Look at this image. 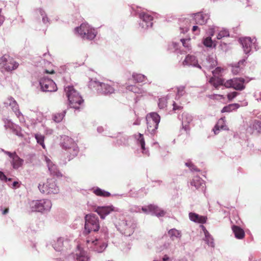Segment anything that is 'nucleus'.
<instances>
[{"instance_id": "13d9d810", "label": "nucleus", "mask_w": 261, "mask_h": 261, "mask_svg": "<svg viewBox=\"0 0 261 261\" xmlns=\"http://www.w3.org/2000/svg\"><path fill=\"white\" fill-rule=\"evenodd\" d=\"M2 151L6 154H7L8 155H9V156L10 158H11L12 159L13 158V157L14 156V154H16V152H14L13 153H11L9 151H5L4 150V149H2Z\"/></svg>"}, {"instance_id": "39448f33", "label": "nucleus", "mask_w": 261, "mask_h": 261, "mask_svg": "<svg viewBox=\"0 0 261 261\" xmlns=\"http://www.w3.org/2000/svg\"><path fill=\"white\" fill-rule=\"evenodd\" d=\"M62 146L67 150L68 161L76 156L79 153V148L74 140L67 136L62 137Z\"/></svg>"}, {"instance_id": "680f3d73", "label": "nucleus", "mask_w": 261, "mask_h": 261, "mask_svg": "<svg viewBox=\"0 0 261 261\" xmlns=\"http://www.w3.org/2000/svg\"><path fill=\"white\" fill-rule=\"evenodd\" d=\"M4 21V17L1 14V10L0 9V26L3 24Z\"/></svg>"}, {"instance_id": "f3484780", "label": "nucleus", "mask_w": 261, "mask_h": 261, "mask_svg": "<svg viewBox=\"0 0 261 261\" xmlns=\"http://www.w3.org/2000/svg\"><path fill=\"white\" fill-rule=\"evenodd\" d=\"M240 41L246 54L249 53L253 47H254L255 50H257L255 38L251 39L250 37H245L240 39Z\"/></svg>"}, {"instance_id": "a878e982", "label": "nucleus", "mask_w": 261, "mask_h": 261, "mask_svg": "<svg viewBox=\"0 0 261 261\" xmlns=\"http://www.w3.org/2000/svg\"><path fill=\"white\" fill-rule=\"evenodd\" d=\"M193 119V116L188 113L185 112L182 114V128L186 131L190 129L189 124L192 122Z\"/></svg>"}, {"instance_id": "20e7f679", "label": "nucleus", "mask_w": 261, "mask_h": 261, "mask_svg": "<svg viewBox=\"0 0 261 261\" xmlns=\"http://www.w3.org/2000/svg\"><path fill=\"white\" fill-rule=\"evenodd\" d=\"M30 210L33 212L47 213L50 211L51 206V201L47 199L31 200L29 202Z\"/></svg>"}, {"instance_id": "412c9836", "label": "nucleus", "mask_w": 261, "mask_h": 261, "mask_svg": "<svg viewBox=\"0 0 261 261\" xmlns=\"http://www.w3.org/2000/svg\"><path fill=\"white\" fill-rule=\"evenodd\" d=\"M44 160L46 162L48 169L51 175L57 177L62 176V173L59 170L57 166L51 161L49 157L44 156Z\"/></svg>"}, {"instance_id": "c85d7f7f", "label": "nucleus", "mask_w": 261, "mask_h": 261, "mask_svg": "<svg viewBox=\"0 0 261 261\" xmlns=\"http://www.w3.org/2000/svg\"><path fill=\"white\" fill-rule=\"evenodd\" d=\"M201 227L204 234L203 240L208 246L214 248L215 247V243L213 238L203 225H201Z\"/></svg>"}, {"instance_id": "a211bd4d", "label": "nucleus", "mask_w": 261, "mask_h": 261, "mask_svg": "<svg viewBox=\"0 0 261 261\" xmlns=\"http://www.w3.org/2000/svg\"><path fill=\"white\" fill-rule=\"evenodd\" d=\"M102 219H104L105 217L112 212H118V208L114 207L112 205L98 206L95 210Z\"/></svg>"}, {"instance_id": "0eeeda50", "label": "nucleus", "mask_w": 261, "mask_h": 261, "mask_svg": "<svg viewBox=\"0 0 261 261\" xmlns=\"http://www.w3.org/2000/svg\"><path fill=\"white\" fill-rule=\"evenodd\" d=\"M38 189L40 191L46 194H57L59 193L60 189L55 179H48L44 184H39Z\"/></svg>"}, {"instance_id": "9b49d317", "label": "nucleus", "mask_w": 261, "mask_h": 261, "mask_svg": "<svg viewBox=\"0 0 261 261\" xmlns=\"http://www.w3.org/2000/svg\"><path fill=\"white\" fill-rule=\"evenodd\" d=\"M117 229L125 236H130L134 232L135 224L130 219L120 220L116 225Z\"/></svg>"}, {"instance_id": "09e8293b", "label": "nucleus", "mask_w": 261, "mask_h": 261, "mask_svg": "<svg viewBox=\"0 0 261 261\" xmlns=\"http://www.w3.org/2000/svg\"><path fill=\"white\" fill-rule=\"evenodd\" d=\"M127 140L128 138L127 136H122L117 140L116 143L119 145H125L127 143Z\"/></svg>"}, {"instance_id": "ea45409f", "label": "nucleus", "mask_w": 261, "mask_h": 261, "mask_svg": "<svg viewBox=\"0 0 261 261\" xmlns=\"http://www.w3.org/2000/svg\"><path fill=\"white\" fill-rule=\"evenodd\" d=\"M132 77L136 83H142L146 81L147 77L144 74L137 73H133Z\"/></svg>"}, {"instance_id": "58836bf2", "label": "nucleus", "mask_w": 261, "mask_h": 261, "mask_svg": "<svg viewBox=\"0 0 261 261\" xmlns=\"http://www.w3.org/2000/svg\"><path fill=\"white\" fill-rule=\"evenodd\" d=\"M66 112L65 110L60 113H56L52 115V119L56 123H59L62 121L65 117Z\"/></svg>"}, {"instance_id": "dca6fc26", "label": "nucleus", "mask_w": 261, "mask_h": 261, "mask_svg": "<svg viewBox=\"0 0 261 261\" xmlns=\"http://www.w3.org/2000/svg\"><path fill=\"white\" fill-rule=\"evenodd\" d=\"M140 21L139 25L144 30L151 28L152 26L153 17L148 13L141 12L139 13Z\"/></svg>"}, {"instance_id": "4d7b16f0", "label": "nucleus", "mask_w": 261, "mask_h": 261, "mask_svg": "<svg viewBox=\"0 0 261 261\" xmlns=\"http://www.w3.org/2000/svg\"><path fill=\"white\" fill-rule=\"evenodd\" d=\"M190 24L187 25L186 27H180V30L181 31V33H185L188 31L189 30Z\"/></svg>"}, {"instance_id": "49530a36", "label": "nucleus", "mask_w": 261, "mask_h": 261, "mask_svg": "<svg viewBox=\"0 0 261 261\" xmlns=\"http://www.w3.org/2000/svg\"><path fill=\"white\" fill-rule=\"evenodd\" d=\"M35 138L37 140V143L40 144L42 146V147L44 148L45 145L44 143V136L41 134H37L35 135Z\"/></svg>"}, {"instance_id": "79ce46f5", "label": "nucleus", "mask_w": 261, "mask_h": 261, "mask_svg": "<svg viewBox=\"0 0 261 261\" xmlns=\"http://www.w3.org/2000/svg\"><path fill=\"white\" fill-rule=\"evenodd\" d=\"M93 193L97 196L102 197H109L111 195L109 192L106 191L98 187L96 188L95 189H93Z\"/></svg>"}, {"instance_id": "a18cd8bd", "label": "nucleus", "mask_w": 261, "mask_h": 261, "mask_svg": "<svg viewBox=\"0 0 261 261\" xmlns=\"http://www.w3.org/2000/svg\"><path fill=\"white\" fill-rule=\"evenodd\" d=\"M243 63V61H240L238 64L232 66L231 71L233 74H237L241 71L242 68L240 67V65Z\"/></svg>"}, {"instance_id": "6e6d98bb", "label": "nucleus", "mask_w": 261, "mask_h": 261, "mask_svg": "<svg viewBox=\"0 0 261 261\" xmlns=\"http://www.w3.org/2000/svg\"><path fill=\"white\" fill-rule=\"evenodd\" d=\"M0 179L7 182V181H10L11 178H8L3 172L0 171Z\"/></svg>"}, {"instance_id": "f704fd0d", "label": "nucleus", "mask_w": 261, "mask_h": 261, "mask_svg": "<svg viewBox=\"0 0 261 261\" xmlns=\"http://www.w3.org/2000/svg\"><path fill=\"white\" fill-rule=\"evenodd\" d=\"M11 163L13 168L17 169L22 165L23 160L20 159L17 154H14V156L12 159Z\"/></svg>"}, {"instance_id": "aec40b11", "label": "nucleus", "mask_w": 261, "mask_h": 261, "mask_svg": "<svg viewBox=\"0 0 261 261\" xmlns=\"http://www.w3.org/2000/svg\"><path fill=\"white\" fill-rule=\"evenodd\" d=\"M6 105H8L11 107L13 111L15 113V115L18 118L20 121H23L24 118L22 113L20 112L19 109V106L14 99L10 97L8 98L7 101L5 103Z\"/></svg>"}, {"instance_id": "c756f323", "label": "nucleus", "mask_w": 261, "mask_h": 261, "mask_svg": "<svg viewBox=\"0 0 261 261\" xmlns=\"http://www.w3.org/2000/svg\"><path fill=\"white\" fill-rule=\"evenodd\" d=\"M228 128L225 125L224 118H222L220 119L217 123L215 126L213 130L215 134H218L220 129L227 130Z\"/></svg>"}, {"instance_id": "052dcab7", "label": "nucleus", "mask_w": 261, "mask_h": 261, "mask_svg": "<svg viewBox=\"0 0 261 261\" xmlns=\"http://www.w3.org/2000/svg\"><path fill=\"white\" fill-rule=\"evenodd\" d=\"M173 110H180L182 108L180 106L177 105L175 102H173Z\"/></svg>"}, {"instance_id": "4468645a", "label": "nucleus", "mask_w": 261, "mask_h": 261, "mask_svg": "<svg viewBox=\"0 0 261 261\" xmlns=\"http://www.w3.org/2000/svg\"><path fill=\"white\" fill-rule=\"evenodd\" d=\"M206 34L210 36H214L216 34V38L218 40L229 36V32L226 29L220 28L216 25L210 26L206 30Z\"/></svg>"}, {"instance_id": "4c0bfd02", "label": "nucleus", "mask_w": 261, "mask_h": 261, "mask_svg": "<svg viewBox=\"0 0 261 261\" xmlns=\"http://www.w3.org/2000/svg\"><path fill=\"white\" fill-rule=\"evenodd\" d=\"M127 90L132 91L137 94H145L146 92L141 87H138L136 85H129L126 87Z\"/></svg>"}, {"instance_id": "1a4fd4ad", "label": "nucleus", "mask_w": 261, "mask_h": 261, "mask_svg": "<svg viewBox=\"0 0 261 261\" xmlns=\"http://www.w3.org/2000/svg\"><path fill=\"white\" fill-rule=\"evenodd\" d=\"M147 131L151 135H154L158 128L160 121V116L155 112H152L147 115Z\"/></svg>"}, {"instance_id": "473e14b6", "label": "nucleus", "mask_w": 261, "mask_h": 261, "mask_svg": "<svg viewBox=\"0 0 261 261\" xmlns=\"http://www.w3.org/2000/svg\"><path fill=\"white\" fill-rule=\"evenodd\" d=\"M138 138L137 139V143L138 144L141 146V149L142 150V152L144 154L147 155H149V151L147 149L145 148V140L143 137V136L141 134H139L137 135Z\"/></svg>"}, {"instance_id": "5fc2aeb1", "label": "nucleus", "mask_w": 261, "mask_h": 261, "mask_svg": "<svg viewBox=\"0 0 261 261\" xmlns=\"http://www.w3.org/2000/svg\"><path fill=\"white\" fill-rule=\"evenodd\" d=\"M239 93L237 92H232L229 93L227 94V98L229 100H232L234 98H235L238 95Z\"/></svg>"}, {"instance_id": "774afa93", "label": "nucleus", "mask_w": 261, "mask_h": 261, "mask_svg": "<svg viewBox=\"0 0 261 261\" xmlns=\"http://www.w3.org/2000/svg\"><path fill=\"white\" fill-rule=\"evenodd\" d=\"M45 72L46 73L53 74L54 73V71L53 70H52L50 71H49L48 70H45Z\"/></svg>"}, {"instance_id": "a19ab883", "label": "nucleus", "mask_w": 261, "mask_h": 261, "mask_svg": "<svg viewBox=\"0 0 261 261\" xmlns=\"http://www.w3.org/2000/svg\"><path fill=\"white\" fill-rule=\"evenodd\" d=\"M240 107V105L238 103L230 104L224 107L221 110L222 113L230 112L233 110L238 109Z\"/></svg>"}, {"instance_id": "864d4df0", "label": "nucleus", "mask_w": 261, "mask_h": 261, "mask_svg": "<svg viewBox=\"0 0 261 261\" xmlns=\"http://www.w3.org/2000/svg\"><path fill=\"white\" fill-rule=\"evenodd\" d=\"M185 165L186 166L189 167L191 171H199L197 169V168H196L195 165H193L191 162H188L185 163Z\"/></svg>"}, {"instance_id": "72a5a7b5", "label": "nucleus", "mask_w": 261, "mask_h": 261, "mask_svg": "<svg viewBox=\"0 0 261 261\" xmlns=\"http://www.w3.org/2000/svg\"><path fill=\"white\" fill-rule=\"evenodd\" d=\"M232 230L234 234L235 237L238 239H242L245 236L244 230L239 226L233 225Z\"/></svg>"}, {"instance_id": "5701e85b", "label": "nucleus", "mask_w": 261, "mask_h": 261, "mask_svg": "<svg viewBox=\"0 0 261 261\" xmlns=\"http://www.w3.org/2000/svg\"><path fill=\"white\" fill-rule=\"evenodd\" d=\"M184 66H192L199 69H202V66L199 64L197 58L192 55H188L186 56L182 62Z\"/></svg>"}, {"instance_id": "338daca9", "label": "nucleus", "mask_w": 261, "mask_h": 261, "mask_svg": "<svg viewBox=\"0 0 261 261\" xmlns=\"http://www.w3.org/2000/svg\"><path fill=\"white\" fill-rule=\"evenodd\" d=\"M8 212H9V209L8 208H6V209H5V210H4L3 211L2 213H3V215H6V214H7L8 213Z\"/></svg>"}, {"instance_id": "f03ea898", "label": "nucleus", "mask_w": 261, "mask_h": 261, "mask_svg": "<svg viewBox=\"0 0 261 261\" xmlns=\"http://www.w3.org/2000/svg\"><path fill=\"white\" fill-rule=\"evenodd\" d=\"M115 86V84L111 81L100 82L95 80H91L89 83L90 88L95 90L97 93L104 95L114 93Z\"/></svg>"}, {"instance_id": "e2e57ef3", "label": "nucleus", "mask_w": 261, "mask_h": 261, "mask_svg": "<svg viewBox=\"0 0 261 261\" xmlns=\"http://www.w3.org/2000/svg\"><path fill=\"white\" fill-rule=\"evenodd\" d=\"M196 31H198V32L197 33V34H198L199 33V28L196 25H194L192 28V31L194 32H196Z\"/></svg>"}, {"instance_id": "423d86ee", "label": "nucleus", "mask_w": 261, "mask_h": 261, "mask_svg": "<svg viewBox=\"0 0 261 261\" xmlns=\"http://www.w3.org/2000/svg\"><path fill=\"white\" fill-rule=\"evenodd\" d=\"M75 32L84 39L92 40L96 36L97 31L88 23H83L75 29Z\"/></svg>"}, {"instance_id": "de8ad7c7", "label": "nucleus", "mask_w": 261, "mask_h": 261, "mask_svg": "<svg viewBox=\"0 0 261 261\" xmlns=\"http://www.w3.org/2000/svg\"><path fill=\"white\" fill-rule=\"evenodd\" d=\"M167 98L162 97L159 99L158 106L161 109L165 108L167 106Z\"/></svg>"}, {"instance_id": "f257e3e1", "label": "nucleus", "mask_w": 261, "mask_h": 261, "mask_svg": "<svg viewBox=\"0 0 261 261\" xmlns=\"http://www.w3.org/2000/svg\"><path fill=\"white\" fill-rule=\"evenodd\" d=\"M64 92L70 107L79 110L84 103V100L79 92L72 86H65Z\"/></svg>"}, {"instance_id": "6ab92c4d", "label": "nucleus", "mask_w": 261, "mask_h": 261, "mask_svg": "<svg viewBox=\"0 0 261 261\" xmlns=\"http://www.w3.org/2000/svg\"><path fill=\"white\" fill-rule=\"evenodd\" d=\"M142 211L146 214H151L158 217H163L165 214V212L155 205L150 204L146 207H142Z\"/></svg>"}, {"instance_id": "2f4dec72", "label": "nucleus", "mask_w": 261, "mask_h": 261, "mask_svg": "<svg viewBox=\"0 0 261 261\" xmlns=\"http://www.w3.org/2000/svg\"><path fill=\"white\" fill-rule=\"evenodd\" d=\"M223 70L221 67H217L215 70L212 71L214 77H212L210 80V82L214 85L213 83L215 82L216 84H218V80L219 79L218 77L220 75V73Z\"/></svg>"}, {"instance_id": "cd10ccee", "label": "nucleus", "mask_w": 261, "mask_h": 261, "mask_svg": "<svg viewBox=\"0 0 261 261\" xmlns=\"http://www.w3.org/2000/svg\"><path fill=\"white\" fill-rule=\"evenodd\" d=\"M189 216L191 221L197 223H205L207 220L206 217L199 215L198 214L195 213H190Z\"/></svg>"}, {"instance_id": "603ef678", "label": "nucleus", "mask_w": 261, "mask_h": 261, "mask_svg": "<svg viewBox=\"0 0 261 261\" xmlns=\"http://www.w3.org/2000/svg\"><path fill=\"white\" fill-rule=\"evenodd\" d=\"M100 231L102 233V236L100 238H103V239L107 241L108 238V231L107 228H102Z\"/></svg>"}, {"instance_id": "0e129e2a", "label": "nucleus", "mask_w": 261, "mask_h": 261, "mask_svg": "<svg viewBox=\"0 0 261 261\" xmlns=\"http://www.w3.org/2000/svg\"><path fill=\"white\" fill-rule=\"evenodd\" d=\"M140 124V120L139 119H137L134 123L133 125H139Z\"/></svg>"}, {"instance_id": "9d476101", "label": "nucleus", "mask_w": 261, "mask_h": 261, "mask_svg": "<svg viewBox=\"0 0 261 261\" xmlns=\"http://www.w3.org/2000/svg\"><path fill=\"white\" fill-rule=\"evenodd\" d=\"M106 241L103 238L95 239L94 240L88 239L86 241L87 247L91 251L101 253L107 247Z\"/></svg>"}, {"instance_id": "c03bdc74", "label": "nucleus", "mask_w": 261, "mask_h": 261, "mask_svg": "<svg viewBox=\"0 0 261 261\" xmlns=\"http://www.w3.org/2000/svg\"><path fill=\"white\" fill-rule=\"evenodd\" d=\"M186 92L185 91V86H180L177 88V94L176 99H179L180 97L185 95Z\"/></svg>"}, {"instance_id": "b1692460", "label": "nucleus", "mask_w": 261, "mask_h": 261, "mask_svg": "<svg viewBox=\"0 0 261 261\" xmlns=\"http://www.w3.org/2000/svg\"><path fill=\"white\" fill-rule=\"evenodd\" d=\"M217 64V61L215 58L212 56H208L206 57L205 60L203 61L202 63V66L203 68H202L203 71L205 73V69L211 70L215 67Z\"/></svg>"}, {"instance_id": "7ed1b4c3", "label": "nucleus", "mask_w": 261, "mask_h": 261, "mask_svg": "<svg viewBox=\"0 0 261 261\" xmlns=\"http://www.w3.org/2000/svg\"><path fill=\"white\" fill-rule=\"evenodd\" d=\"M249 81V80L242 77H235L226 81L224 79H218V84H216L214 82L213 84L215 88L224 85L227 88H232L238 91H242L245 88V83H247Z\"/></svg>"}, {"instance_id": "393cba45", "label": "nucleus", "mask_w": 261, "mask_h": 261, "mask_svg": "<svg viewBox=\"0 0 261 261\" xmlns=\"http://www.w3.org/2000/svg\"><path fill=\"white\" fill-rule=\"evenodd\" d=\"M193 15V19L195 23L200 25L205 24L210 18V15L208 13L203 12L194 14Z\"/></svg>"}, {"instance_id": "69168bd1", "label": "nucleus", "mask_w": 261, "mask_h": 261, "mask_svg": "<svg viewBox=\"0 0 261 261\" xmlns=\"http://www.w3.org/2000/svg\"><path fill=\"white\" fill-rule=\"evenodd\" d=\"M17 185H18V182L17 181H14L12 184V188H14L16 187Z\"/></svg>"}, {"instance_id": "6e6552de", "label": "nucleus", "mask_w": 261, "mask_h": 261, "mask_svg": "<svg viewBox=\"0 0 261 261\" xmlns=\"http://www.w3.org/2000/svg\"><path fill=\"white\" fill-rule=\"evenodd\" d=\"M99 229L98 217L94 214L87 215L85 216L84 232L88 234L91 231H97Z\"/></svg>"}, {"instance_id": "e433bc0d", "label": "nucleus", "mask_w": 261, "mask_h": 261, "mask_svg": "<svg viewBox=\"0 0 261 261\" xmlns=\"http://www.w3.org/2000/svg\"><path fill=\"white\" fill-rule=\"evenodd\" d=\"M213 36H210L204 38L202 40L203 44L206 47L208 48H213L216 47V44L215 42L213 41L212 39V37Z\"/></svg>"}, {"instance_id": "2eb2a0df", "label": "nucleus", "mask_w": 261, "mask_h": 261, "mask_svg": "<svg viewBox=\"0 0 261 261\" xmlns=\"http://www.w3.org/2000/svg\"><path fill=\"white\" fill-rule=\"evenodd\" d=\"M68 259L70 261H89V257L87 253L77 246L75 251L69 255Z\"/></svg>"}, {"instance_id": "bf43d9fd", "label": "nucleus", "mask_w": 261, "mask_h": 261, "mask_svg": "<svg viewBox=\"0 0 261 261\" xmlns=\"http://www.w3.org/2000/svg\"><path fill=\"white\" fill-rule=\"evenodd\" d=\"M172 247V244L171 242H166L164 245V248L165 249H171Z\"/></svg>"}, {"instance_id": "ddd939ff", "label": "nucleus", "mask_w": 261, "mask_h": 261, "mask_svg": "<svg viewBox=\"0 0 261 261\" xmlns=\"http://www.w3.org/2000/svg\"><path fill=\"white\" fill-rule=\"evenodd\" d=\"M39 85L41 91L43 92H55L58 89L56 83L45 76L40 79Z\"/></svg>"}, {"instance_id": "bb28decb", "label": "nucleus", "mask_w": 261, "mask_h": 261, "mask_svg": "<svg viewBox=\"0 0 261 261\" xmlns=\"http://www.w3.org/2000/svg\"><path fill=\"white\" fill-rule=\"evenodd\" d=\"M191 185L195 187L196 189L202 191H204L205 190V182L199 176H195L193 178L191 182Z\"/></svg>"}, {"instance_id": "8fccbe9b", "label": "nucleus", "mask_w": 261, "mask_h": 261, "mask_svg": "<svg viewBox=\"0 0 261 261\" xmlns=\"http://www.w3.org/2000/svg\"><path fill=\"white\" fill-rule=\"evenodd\" d=\"M190 40V38L180 39V42L182 43V45L188 50L191 49Z\"/></svg>"}, {"instance_id": "f8f14e48", "label": "nucleus", "mask_w": 261, "mask_h": 261, "mask_svg": "<svg viewBox=\"0 0 261 261\" xmlns=\"http://www.w3.org/2000/svg\"><path fill=\"white\" fill-rule=\"evenodd\" d=\"M19 64L8 55H5L0 58V68L6 71H11L17 68Z\"/></svg>"}, {"instance_id": "7c9ffc66", "label": "nucleus", "mask_w": 261, "mask_h": 261, "mask_svg": "<svg viewBox=\"0 0 261 261\" xmlns=\"http://www.w3.org/2000/svg\"><path fill=\"white\" fill-rule=\"evenodd\" d=\"M168 234L172 241L180 240L181 237V232L175 228L170 229L168 231Z\"/></svg>"}, {"instance_id": "37998d69", "label": "nucleus", "mask_w": 261, "mask_h": 261, "mask_svg": "<svg viewBox=\"0 0 261 261\" xmlns=\"http://www.w3.org/2000/svg\"><path fill=\"white\" fill-rule=\"evenodd\" d=\"M36 13L42 17V20L43 23L47 24L49 22L48 18L46 16L45 11L41 8H39L36 10Z\"/></svg>"}, {"instance_id": "3c124183", "label": "nucleus", "mask_w": 261, "mask_h": 261, "mask_svg": "<svg viewBox=\"0 0 261 261\" xmlns=\"http://www.w3.org/2000/svg\"><path fill=\"white\" fill-rule=\"evenodd\" d=\"M97 130L98 133H104L103 135L105 136H109V137H112V138H115V136H112L109 135V133H108L107 132V131H106L105 130L104 128L103 127H102V126H98L97 127ZM121 135L120 133H118L117 136H116V137L118 138V135Z\"/></svg>"}, {"instance_id": "c9c22d12", "label": "nucleus", "mask_w": 261, "mask_h": 261, "mask_svg": "<svg viewBox=\"0 0 261 261\" xmlns=\"http://www.w3.org/2000/svg\"><path fill=\"white\" fill-rule=\"evenodd\" d=\"M67 238H59L56 242L53 244L54 249L57 251H60L63 247V243L65 240H67Z\"/></svg>"}, {"instance_id": "4be33fe9", "label": "nucleus", "mask_w": 261, "mask_h": 261, "mask_svg": "<svg viewBox=\"0 0 261 261\" xmlns=\"http://www.w3.org/2000/svg\"><path fill=\"white\" fill-rule=\"evenodd\" d=\"M4 127L6 129H11L13 133L18 136H21L20 127L14 123L10 119L5 118L3 119Z\"/></svg>"}]
</instances>
